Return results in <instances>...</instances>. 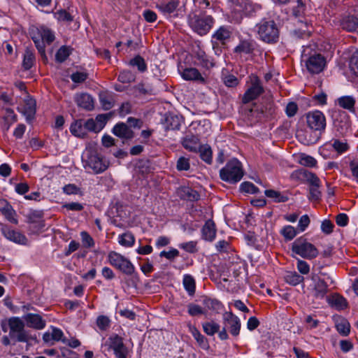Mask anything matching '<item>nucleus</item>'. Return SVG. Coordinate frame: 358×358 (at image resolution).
<instances>
[{
    "instance_id": "9d476101",
    "label": "nucleus",
    "mask_w": 358,
    "mask_h": 358,
    "mask_svg": "<svg viewBox=\"0 0 358 358\" xmlns=\"http://www.w3.org/2000/svg\"><path fill=\"white\" fill-rule=\"evenodd\" d=\"M108 348L113 350L116 358H127L129 350L123 342V338L118 335H112L107 341Z\"/></svg>"
},
{
    "instance_id": "338daca9",
    "label": "nucleus",
    "mask_w": 358,
    "mask_h": 358,
    "mask_svg": "<svg viewBox=\"0 0 358 358\" xmlns=\"http://www.w3.org/2000/svg\"><path fill=\"white\" fill-rule=\"evenodd\" d=\"M57 19L62 22H69L73 20V17L64 10H61L57 13Z\"/></svg>"
},
{
    "instance_id": "4be33fe9",
    "label": "nucleus",
    "mask_w": 358,
    "mask_h": 358,
    "mask_svg": "<svg viewBox=\"0 0 358 358\" xmlns=\"http://www.w3.org/2000/svg\"><path fill=\"white\" fill-rule=\"evenodd\" d=\"M182 143L186 150L194 152H198V150L201 146L198 137L193 135L187 136L183 139Z\"/></svg>"
},
{
    "instance_id": "7c9ffc66",
    "label": "nucleus",
    "mask_w": 358,
    "mask_h": 358,
    "mask_svg": "<svg viewBox=\"0 0 358 358\" xmlns=\"http://www.w3.org/2000/svg\"><path fill=\"white\" fill-rule=\"evenodd\" d=\"M198 151L201 158L207 164H210L213 161V152L210 147L208 145H201Z\"/></svg>"
},
{
    "instance_id": "473e14b6",
    "label": "nucleus",
    "mask_w": 358,
    "mask_h": 358,
    "mask_svg": "<svg viewBox=\"0 0 358 358\" xmlns=\"http://www.w3.org/2000/svg\"><path fill=\"white\" fill-rule=\"evenodd\" d=\"M303 277L302 275H300L296 272L294 271H289L287 272L285 275V281L292 285H297L301 282L303 281Z\"/></svg>"
},
{
    "instance_id": "cd10ccee",
    "label": "nucleus",
    "mask_w": 358,
    "mask_h": 358,
    "mask_svg": "<svg viewBox=\"0 0 358 358\" xmlns=\"http://www.w3.org/2000/svg\"><path fill=\"white\" fill-rule=\"evenodd\" d=\"M182 283L189 295L193 296L196 290V282L194 278L191 275L186 274L183 276Z\"/></svg>"
},
{
    "instance_id": "dca6fc26",
    "label": "nucleus",
    "mask_w": 358,
    "mask_h": 358,
    "mask_svg": "<svg viewBox=\"0 0 358 358\" xmlns=\"http://www.w3.org/2000/svg\"><path fill=\"white\" fill-rule=\"evenodd\" d=\"M292 177L293 178L308 182L310 183V187L313 185L320 186V181L318 177L315 174L305 169H299L294 171L292 173Z\"/></svg>"
},
{
    "instance_id": "7ed1b4c3",
    "label": "nucleus",
    "mask_w": 358,
    "mask_h": 358,
    "mask_svg": "<svg viewBox=\"0 0 358 358\" xmlns=\"http://www.w3.org/2000/svg\"><path fill=\"white\" fill-rule=\"evenodd\" d=\"M220 178L229 183H236L243 176V170L241 162L236 159L229 161L220 171Z\"/></svg>"
},
{
    "instance_id": "f257e3e1",
    "label": "nucleus",
    "mask_w": 358,
    "mask_h": 358,
    "mask_svg": "<svg viewBox=\"0 0 358 358\" xmlns=\"http://www.w3.org/2000/svg\"><path fill=\"white\" fill-rule=\"evenodd\" d=\"M82 159L85 169H91L94 173H102L108 167V162L98 154L94 142L87 143Z\"/></svg>"
},
{
    "instance_id": "4c0bfd02",
    "label": "nucleus",
    "mask_w": 358,
    "mask_h": 358,
    "mask_svg": "<svg viewBox=\"0 0 358 358\" xmlns=\"http://www.w3.org/2000/svg\"><path fill=\"white\" fill-rule=\"evenodd\" d=\"M203 331L208 336H213L220 330V325L214 321L202 324Z\"/></svg>"
},
{
    "instance_id": "a19ab883",
    "label": "nucleus",
    "mask_w": 358,
    "mask_h": 358,
    "mask_svg": "<svg viewBox=\"0 0 358 358\" xmlns=\"http://www.w3.org/2000/svg\"><path fill=\"white\" fill-rule=\"evenodd\" d=\"M167 127L170 129H178L180 126V119L177 115H170L166 118Z\"/></svg>"
},
{
    "instance_id": "ea45409f",
    "label": "nucleus",
    "mask_w": 358,
    "mask_h": 358,
    "mask_svg": "<svg viewBox=\"0 0 358 358\" xmlns=\"http://www.w3.org/2000/svg\"><path fill=\"white\" fill-rule=\"evenodd\" d=\"M299 163L302 166L314 167L317 164V161L311 156L306 154H301L299 156Z\"/></svg>"
},
{
    "instance_id": "79ce46f5",
    "label": "nucleus",
    "mask_w": 358,
    "mask_h": 358,
    "mask_svg": "<svg viewBox=\"0 0 358 358\" xmlns=\"http://www.w3.org/2000/svg\"><path fill=\"white\" fill-rule=\"evenodd\" d=\"M71 53V49L66 46L61 47L56 53L55 58L59 62H63Z\"/></svg>"
},
{
    "instance_id": "8fccbe9b",
    "label": "nucleus",
    "mask_w": 358,
    "mask_h": 358,
    "mask_svg": "<svg viewBox=\"0 0 358 358\" xmlns=\"http://www.w3.org/2000/svg\"><path fill=\"white\" fill-rule=\"evenodd\" d=\"M110 324V319L105 315H100L96 319V325L100 330H106Z\"/></svg>"
},
{
    "instance_id": "c03bdc74",
    "label": "nucleus",
    "mask_w": 358,
    "mask_h": 358,
    "mask_svg": "<svg viewBox=\"0 0 358 358\" xmlns=\"http://www.w3.org/2000/svg\"><path fill=\"white\" fill-rule=\"evenodd\" d=\"M311 31L308 29V25L306 22H299V27L297 30H294V34L299 37H304L310 36Z\"/></svg>"
},
{
    "instance_id": "c756f323",
    "label": "nucleus",
    "mask_w": 358,
    "mask_h": 358,
    "mask_svg": "<svg viewBox=\"0 0 358 358\" xmlns=\"http://www.w3.org/2000/svg\"><path fill=\"white\" fill-rule=\"evenodd\" d=\"M179 5L178 0H170L167 3H162L158 6V8L164 14H171L173 13Z\"/></svg>"
},
{
    "instance_id": "b1692460",
    "label": "nucleus",
    "mask_w": 358,
    "mask_h": 358,
    "mask_svg": "<svg viewBox=\"0 0 358 358\" xmlns=\"http://www.w3.org/2000/svg\"><path fill=\"white\" fill-rule=\"evenodd\" d=\"M71 133L78 138H85L87 136V132L83 120H78L73 122L70 127Z\"/></svg>"
},
{
    "instance_id": "aec40b11",
    "label": "nucleus",
    "mask_w": 358,
    "mask_h": 358,
    "mask_svg": "<svg viewBox=\"0 0 358 358\" xmlns=\"http://www.w3.org/2000/svg\"><path fill=\"white\" fill-rule=\"evenodd\" d=\"M182 77L186 80L197 81L200 83H206V79L195 68H187L182 73Z\"/></svg>"
},
{
    "instance_id": "0e129e2a",
    "label": "nucleus",
    "mask_w": 358,
    "mask_h": 358,
    "mask_svg": "<svg viewBox=\"0 0 358 358\" xmlns=\"http://www.w3.org/2000/svg\"><path fill=\"white\" fill-rule=\"evenodd\" d=\"M188 313L192 316H196L203 314V311L200 306L191 303L188 306Z\"/></svg>"
},
{
    "instance_id": "5fc2aeb1",
    "label": "nucleus",
    "mask_w": 358,
    "mask_h": 358,
    "mask_svg": "<svg viewBox=\"0 0 358 358\" xmlns=\"http://www.w3.org/2000/svg\"><path fill=\"white\" fill-rule=\"evenodd\" d=\"M336 329L340 334L347 336L350 333V324L346 320H341L336 324Z\"/></svg>"
},
{
    "instance_id": "a211bd4d",
    "label": "nucleus",
    "mask_w": 358,
    "mask_h": 358,
    "mask_svg": "<svg viewBox=\"0 0 358 358\" xmlns=\"http://www.w3.org/2000/svg\"><path fill=\"white\" fill-rule=\"evenodd\" d=\"M2 232L7 239L13 242L22 245L27 244V238L19 231L6 227L2 229Z\"/></svg>"
},
{
    "instance_id": "9b49d317",
    "label": "nucleus",
    "mask_w": 358,
    "mask_h": 358,
    "mask_svg": "<svg viewBox=\"0 0 358 358\" xmlns=\"http://www.w3.org/2000/svg\"><path fill=\"white\" fill-rule=\"evenodd\" d=\"M263 87L260 84V81L257 76L252 78V85L247 90L243 96V102L247 103L257 99L262 93H263Z\"/></svg>"
},
{
    "instance_id": "e433bc0d",
    "label": "nucleus",
    "mask_w": 358,
    "mask_h": 358,
    "mask_svg": "<svg viewBox=\"0 0 358 358\" xmlns=\"http://www.w3.org/2000/svg\"><path fill=\"white\" fill-rule=\"evenodd\" d=\"M339 106L345 109L352 110L355 107V100L350 96H342L338 99Z\"/></svg>"
},
{
    "instance_id": "a18cd8bd",
    "label": "nucleus",
    "mask_w": 358,
    "mask_h": 358,
    "mask_svg": "<svg viewBox=\"0 0 358 358\" xmlns=\"http://www.w3.org/2000/svg\"><path fill=\"white\" fill-rule=\"evenodd\" d=\"M34 55L30 50H27L24 55L22 65L27 70L29 69L34 64Z\"/></svg>"
},
{
    "instance_id": "c85d7f7f",
    "label": "nucleus",
    "mask_w": 358,
    "mask_h": 358,
    "mask_svg": "<svg viewBox=\"0 0 358 358\" xmlns=\"http://www.w3.org/2000/svg\"><path fill=\"white\" fill-rule=\"evenodd\" d=\"M231 36L230 30L226 27H220L213 35V38L224 43Z\"/></svg>"
},
{
    "instance_id": "603ef678",
    "label": "nucleus",
    "mask_w": 358,
    "mask_h": 358,
    "mask_svg": "<svg viewBox=\"0 0 358 358\" xmlns=\"http://www.w3.org/2000/svg\"><path fill=\"white\" fill-rule=\"evenodd\" d=\"M176 168L178 171H187L190 169L189 160L185 157H180L177 161Z\"/></svg>"
},
{
    "instance_id": "6e6552de",
    "label": "nucleus",
    "mask_w": 358,
    "mask_h": 358,
    "mask_svg": "<svg viewBox=\"0 0 358 358\" xmlns=\"http://www.w3.org/2000/svg\"><path fill=\"white\" fill-rule=\"evenodd\" d=\"M258 34L262 41L273 43L278 38L279 31L273 21H264L258 26Z\"/></svg>"
},
{
    "instance_id": "6e6d98bb",
    "label": "nucleus",
    "mask_w": 358,
    "mask_h": 358,
    "mask_svg": "<svg viewBox=\"0 0 358 358\" xmlns=\"http://www.w3.org/2000/svg\"><path fill=\"white\" fill-rule=\"evenodd\" d=\"M118 80L122 83H130L134 80V76L130 71H124L120 73Z\"/></svg>"
},
{
    "instance_id": "393cba45",
    "label": "nucleus",
    "mask_w": 358,
    "mask_h": 358,
    "mask_svg": "<svg viewBox=\"0 0 358 358\" xmlns=\"http://www.w3.org/2000/svg\"><path fill=\"white\" fill-rule=\"evenodd\" d=\"M341 24L343 29L349 31H354L358 30V18L354 15H348L345 17Z\"/></svg>"
},
{
    "instance_id": "49530a36",
    "label": "nucleus",
    "mask_w": 358,
    "mask_h": 358,
    "mask_svg": "<svg viewBox=\"0 0 358 358\" xmlns=\"http://www.w3.org/2000/svg\"><path fill=\"white\" fill-rule=\"evenodd\" d=\"M39 34L41 37V40L44 42L50 43L55 40L54 34L48 29L41 28L39 30Z\"/></svg>"
},
{
    "instance_id": "f03ea898",
    "label": "nucleus",
    "mask_w": 358,
    "mask_h": 358,
    "mask_svg": "<svg viewBox=\"0 0 358 358\" xmlns=\"http://www.w3.org/2000/svg\"><path fill=\"white\" fill-rule=\"evenodd\" d=\"M9 327V336L15 338L20 343H29L36 340L29 330L25 329L24 320L19 317H11L7 320Z\"/></svg>"
},
{
    "instance_id": "774afa93",
    "label": "nucleus",
    "mask_w": 358,
    "mask_h": 358,
    "mask_svg": "<svg viewBox=\"0 0 358 358\" xmlns=\"http://www.w3.org/2000/svg\"><path fill=\"white\" fill-rule=\"evenodd\" d=\"M297 269L303 275L308 274L310 271V266L305 261L299 259L297 261Z\"/></svg>"
},
{
    "instance_id": "c9c22d12",
    "label": "nucleus",
    "mask_w": 358,
    "mask_h": 358,
    "mask_svg": "<svg viewBox=\"0 0 358 358\" xmlns=\"http://www.w3.org/2000/svg\"><path fill=\"white\" fill-rule=\"evenodd\" d=\"M118 242L124 247H131L134 244L135 238L132 234L126 232L119 236Z\"/></svg>"
},
{
    "instance_id": "58836bf2",
    "label": "nucleus",
    "mask_w": 358,
    "mask_h": 358,
    "mask_svg": "<svg viewBox=\"0 0 358 358\" xmlns=\"http://www.w3.org/2000/svg\"><path fill=\"white\" fill-rule=\"evenodd\" d=\"M280 234L283 236L285 240L291 241L297 235V231L294 227L287 225L280 230Z\"/></svg>"
},
{
    "instance_id": "0eeeda50",
    "label": "nucleus",
    "mask_w": 358,
    "mask_h": 358,
    "mask_svg": "<svg viewBox=\"0 0 358 358\" xmlns=\"http://www.w3.org/2000/svg\"><path fill=\"white\" fill-rule=\"evenodd\" d=\"M189 24L192 29L203 36L206 34L214 24V19L210 15H194L189 17Z\"/></svg>"
},
{
    "instance_id": "f8f14e48",
    "label": "nucleus",
    "mask_w": 358,
    "mask_h": 358,
    "mask_svg": "<svg viewBox=\"0 0 358 358\" xmlns=\"http://www.w3.org/2000/svg\"><path fill=\"white\" fill-rule=\"evenodd\" d=\"M313 282V287L311 289V294L316 299H324L328 292V286L324 280L320 279L317 275L312 277Z\"/></svg>"
},
{
    "instance_id": "2eb2a0df",
    "label": "nucleus",
    "mask_w": 358,
    "mask_h": 358,
    "mask_svg": "<svg viewBox=\"0 0 358 358\" xmlns=\"http://www.w3.org/2000/svg\"><path fill=\"white\" fill-rule=\"evenodd\" d=\"M22 318L27 326L34 329L41 330L46 326V321L39 314L27 313Z\"/></svg>"
},
{
    "instance_id": "2f4dec72",
    "label": "nucleus",
    "mask_w": 358,
    "mask_h": 358,
    "mask_svg": "<svg viewBox=\"0 0 358 358\" xmlns=\"http://www.w3.org/2000/svg\"><path fill=\"white\" fill-rule=\"evenodd\" d=\"M251 7L249 0H236L234 10L237 13H249Z\"/></svg>"
},
{
    "instance_id": "864d4df0",
    "label": "nucleus",
    "mask_w": 358,
    "mask_h": 358,
    "mask_svg": "<svg viewBox=\"0 0 358 358\" xmlns=\"http://www.w3.org/2000/svg\"><path fill=\"white\" fill-rule=\"evenodd\" d=\"M84 124L87 133L88 131L97 133L101 129V127H98L96 122L93 119H88L87 120L84 121Z\"/></svg>"
},
{
    "instance_id": "1a4fd4ad",
    "label": "nucleus",
    "mask_w": 358,
    "mask_h": 358,
    "mask_svg": "<svg viewBox=\"0 0 358 358\" xmlns=\"http://www.w3.org/2000/svg\"><path fill=\"white\" fill-rule=\"evenodd\" d=\"M308 127L313 131L320 134L324 132L327 122L324 115L320 110L309 112L306 115Z\"/></svg>"
},
{
    "instance_id": "09e8293b",
    "label": "nucleus",
    "mask_w": 358,
    "mask_h": 358,
    "mask_svg": "<svg viewBox=\"0 0 358 358\" xmlns=\"http://www.w3.org/2000/svg\"><path fill=\"white\" fill-rule=\"evenodd\" d=\"M265 194L266 196L273 199L274 201L277 202H284L287 199L286 196L281 195L279 192L273 189L266 190Z\"/></svg>"
},
{
    "instance_id": "052dcab7",
    "label": "nucleus",
    "mask_w": 358,
    "mask_h": 358,
    "mask_svg": "<svg viewBox=\"0 0 358 358\" xmlns=\"http://www.w3.org/2000/svg\"><path fill=\"white\" fill-rule=\"evenodd\" d=\"M350 71L357 76H358V52H355L350 61Z\"/></svg>"
},
{
    "instance_id": "ddd939ff",
    "label": "nucleus",
    "mask_w": 358,
    "mask_h": 358,
    "mask_svg": "<svg viewBox=\"0 0 358 358\" xmlns=\"http://www.w3.org/2000/svg\"><path fill=\"white\" fill-rule=\"evenodd\" d=\"M17 110L22 113L27 122H30L36 113V101L29 96H26L24 99L23 103L17 107Z\"/></svg>"
},
{
    "instance_id": "37998d69",
    "label": "nucleus",
    "mask_w": 358,
    "mask_h": 358,
    "mask_svg": "<svg viewBox=\"0 0 358 358\" xmlns=\"http://www.w3.org/2000/svg\"><path fill=\"white\" fill-rule=\"evenodd\" d=\"M99 99L101 103L105 110H109L113 107V99L110 95L103 93L100 94Z\"/></svg>"
},
{
    "instance_id": "bf43d9fd",
    "label": "nucleus",
    "mask_w": 358,
    "mask_h": 358,
    "mask_svg": "<svg viewBox=\"0 0 358 358\" xmlns=\"http://www.w3.org/2000/svg\"><path fill=\"white\" fill-rule=\"evenodd\" d=\"M240 188L242 192L250 194H255L258 191V188L250 182H243Z\"/></svg>"
},
{
    "instance_id": "4d7b16f0",
    "label": "nucleus",
    "mask_w": 358,
    "mask_h": 358,
    "mask_svg": "<svg viewBox=\"0 0 358 358\" xmlns=\"http://www.w3.org/2000/svg\"><path fill=\"white\" fill-rule=\"evenodd\" d=\"M130 64L132 66H136L138 67V69L141 72H143L146 70V64L145 63V61L140 56H137L134 57L133 59H131L130 61Z\"/></svg>"
},
{
    "instance_id": "4468645a",
    "label": "nucleus",
    "mask_w": 358,
    "mask_h": 358,
    "mask_svg": "<svg viewBox=\"0 0 358 358\" xmlns=\"http://www.w3.org/2000/svg\"><path fill=\"white\" fill-rule=\"evenodd\" d=\"M306 66L308 71L311 73H319L325 66L324 57L321 55H314L306 60Z\"/></svg>"
},
{
    "instance_id": "72a5a7b5",
    "label": "nucleus",
    "mask_w": 358,
    "mask_h": 358,
    "mask_svg": "<svg viewBox=\"0 0 358 358\" xmlns=\"http://www.w3.org/2000/svg\"><path fill=\"white\" fill-rule=\"evenodd\" d=\"M195 58L198 60L199 64L205 68L209 69L213 66L205 52L201 50H199L195 52Z\"/></svg>"
},
{
    "instance_id": "f704fd0d",
    "label": "nucleus",
    "mask_w": 358,
    "mask_h": 358,
    "mask_svg": "<svg viewBox=\"0 0 358 358\" xmlns=\"http://www.w3.org/2000/svg\"><path fill=\"white\" fill-rule=\"evenodd\" d=\"M255 48V45L252 42L248 41H243L240 43L235 48V52L238 53L249 54L252 52Z\"/></svg>"
},
{
    "instance_id": "39448f33",
    "label": "nucleus",
    "mask_w": 358,
    "mask_h": 358,
    "mask_svg": "<svg viewBox=\"0 0 358 358\" xmlns=\"http://www.w3.org/2000/svg\"><path fill=\"white\" fill-rule=\"evenodd\" d=\"M292 251L293 253L300 257L312 259L318 255V250L314 245L308 242L306 239L298 238L295 240L292 245Z\"/></svg>"
},
{
    "instance_id": "423d86ee",
    "label": "nucleus",
    "mask_w": 358,
    "mask_h": 358,
    "mask_svg": "<svg viewBox=\"0 0 358 358\" xmlns=\"http://www.w3.org/2000/svg\"><path fill=\"white\" fill-rule=\"evenodd\" d=\"M109 263L127 275H131L135 273L134 264L125 257L115 251H111L108 255Z\"/></svg>"
},
{
    "instance_id": "6ab92c4d",
    "label": "nucleus",
    "mask_w": 358,
    "mask_h": 358,
    "mask_svg": "<svg viewBox=\"0 0 358 358\" xmlns=\"http://www.w3.org/2000/svg\"><path fill=\"white\" fill-rule=\"evenodd\" d=\"M113 133L121 138L131 139L134 137L133 131L124 123H118L113 129Z\"/></svg>"
},
{
    "instance_id": "a878e982",
    "label": "nucleus",
    "mask_w": 358,
    "mask_h": 358,
    "mask_svg": "<svg viewBox=\"0 0 358 358\" xmlns=\"http://www.w3.org/2000/svg\"><path fill=\"white\" fill-rule=\"evenodd\" d=\"M0 210L9 221L17 223V220L15 218V210L6 201H0Z\"/></svg>"
},
{
    "instance_id": "412c9836",
    "label": "nucleus",
    "mask_w": 358,
    "mask_h": 358,
    "mask_svg": "<svg viewBox=\"0 0 358 358\" xmlns=\"http://www.w3.org/2000/svg\"><path fill=\"white\" fill-rule=\"evenodd\" d=\"M75 101L79 107L90 110L94 108V102L92 96L87 93L78 94L75 96Z\"/></svg>"
},
{
    "instance_id": "f3484780",
    "label": "nucleus",
    "mask_w": 358,
    "mask_h": 358,
    "mask_svg": "<svg viewBox=\"0 0 358 358\" xmlns=\"http://www.w3.org/2000/svg\"><path fill=\"white\" fill-rule=\"evenodd\" d=\"M17 121V117L13 110L6 108L3 110L2 117L0 120V124L3 131H8L11 125Z\"/></svg>"
},
{
    "instance_id": "de8ad7c7",
    "label": "nucleus",
    "mask_w": 358,
    "mask_h": 358,
    "mask_svg": "<svg viewBox=\"0 0 358 358\" xmlns=\"http://www.w3.org/2000/svg\"><path fill=\"white\" fill-rule=\"evenodd\" d=\"M331 146L338 153H343L349 149V145L346 141H341L338 139L334 141Z\"/></svg>"
},
{
    "instance_id": "3c124183",
    "label": "nucleus",
    "mask_w": 358,
    "mask_h": 358,
    "mask_svg": "<svg viewBox=\"0 0 358 358\" xmlns=\"http://www.w3.org/2000/svg\"><path fill=\"white\" fill-rule=\"evenodd\" d=\"M82 243L85 248H92L94 245V241L92 236L86 231L80 233Z\"/></svg>"
},
{
    "instance_id": "69168bd1",
    "label": "nucleus",
    "mask_w": 358,
    "mask_h": 358,
    "mask_svg": "<svg viewBox=\"0 0 358 358\" xmlns=\"http://www.w3.org/2000/svg\"><path fill=\"white\" fill-rule=\"evenodd\" d=\"M320 186H312L310 187L309 199L311 201H317L321 196V192L319 190Z\"/></svg>"
},
{
    "instance_id": "20e7f679",
    "label": "nucleus",
    "mask_w": 358,
    "mask_h": 358,
    "mask_svg": "<svg viewBox=\"0 0 358 358\" xmlns=\"http://www.w3.org/2000/svg\"><path fill=\"white\" fill-rule=\"evenodd\" d=\"M223 329L219 331V338L221 340H227L229 336L227 333L228 330L234 336H238L241 330V321L239 318L231 312H226L223 314Z\"/></svg>"
},
{
    "instance_id": "680f3d73",
    "label": "nucleus",
    "mask_w": 358,
    "mask_h": 358,
    "mask_svg": "<svg viewBox=\"0 0 358 358\" xmlns=\"http://www.w3.org/2000/svg\"><path fill=\"white\" fill-rule=\"evenodd\" d=\"M88 75L85 72H76L71 74V80L76 83H83L87 78Z\"/></svg>"
},
{
    "instance_id": "bb28decb",
    "label": "nucleus",
    "mask_w": 358,
    "mask_h": 358,
    "mask_svg": "<svg viewBox=\"0 0 358 358\" xmlns=\"http://www.w3.org/2000/svg\"><path fill=\"white\" fill-rule=\"evenodd\" d=\"M329 303L338 310H343L347 307V301L344 297L339 294H334L328 299Z\"/></svg>"
},
{
    "instance_id": "5701e85b",
    "label": "nucleus",
    "mask_w": 358,
    "mask_h": 358,
    "mask_svg": "<svg viewBox=\"0 0 358 358\" xmlns=\"http://www.w3.org/2000/svg\"><path fill=\"white\" fill-rule=\"evenodd\" d=\"M202 234L205 240L212 241L215 239L216 235V229L215 223L211 220L206 222L202 228Z\"/></svg>"
},
{
    "instance_id": "13d9d810",
    "label": "nucleus",
    "mask_w": 358,
    "mask_h": 358,
    "mask_svg": "<svg viewBox=\"0 0 358 358\" xmlns=\"http://www.w3.org/2000/svg\"><path fill=\"white\" fill-rule=\"evenodd\" d=\"M52 338H53L54 341H62V343H66V338L64 337L63 331L57 327H52Z\"/></svg>"
},
{
    "instance_id": "e2e57ef3",
    "label": "nucleus",
    "mask_w": 358,
    "mask_h": 358,
    "mask_svg": "<svg viewBox=\"0 0 358 358\" xmlns=\"http://www.w3.org/2000/svg\"><path fill=\"white\" fill-rule=\"evenodd\" d=\"M224 83L227 87H235L238 84V80L234 75H227L223 78Z\"/></svg>"
}]
</instances>
